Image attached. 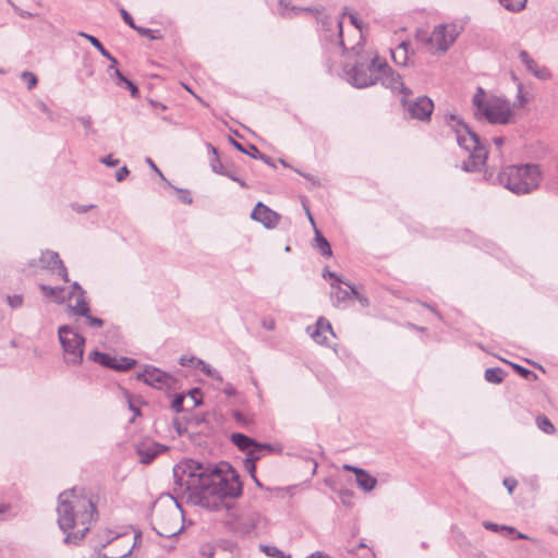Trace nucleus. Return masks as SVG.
Here are the masks:
<instances>
[{"label": "nucleus", "mask_w": 558, "mask_h": 558, "mask_svg": "<svg viewBox=\"0 0 558 558\" xmlns=\"http://www.w3.org/2000/svg\"><path fill=\"white\" fill-rule=\"evenodd\" d=\"M173 477L174 495L171 497L181 510L183 499L194 506L219 510L225 498H238L243 490L239 473L228 463L211 468L186 459L174 465Z\"/></svg>", "instance_id": "f257e3e1"}, {"label": "nucleus", "mask_w": 558, "mask_h": 558, "mask_svg": "<svg viewBox=\"0 0 558 558\" xmlns=\"http://www.w3.org/2000/svg\"><path fill=\"white\" fill-rule=\"evenodd\" d=\"M446 120L456 133L458 145L469 153L468 159L462 162V170L465 172L482 171L486 167L488 153L481 143L480 136L454 114H448Z\"/></svg>", "instance_id": "f03ea898"}, {"label": "nucleus", "mask_w": 558, "mask_h": 558, "mask_svg": "<svg viewBox=\"0 0 558 558\" xmlns=\"http://www.w3.org/2000/svg\"><path fill=\"white\" fill-rule=\"evenodd\" d=\"M72 539H83L98 518L97 496L90 489L72 487Z\"/></svg>", "instance_id": "7ed1b4c3"}, {"label": "nucleus", "mask_w": 558, "mask_h": 558, "mask_svg": "<svg viewBox=\"0 0 558 558\" xmlns=\"http://www.w3.org/2000/svg\"><path fill=\"white\" fill-rule=\"evenodd\" d=\"M541 170L537 165L508 166L497 177L506 189L515 194H527L538 187Z\"/></svg>", "instance_id": "20e7f679"}, {"label": "nucleus", "mask_w": 558, "mask_h": 558, "mask_svg": "<svg viewBox=\"0 0 558 558\" xmlns=\"http://www.w3.org/2000/svg\"><path fill=\"white\" fill-rule=\"evenodd\" d=\"M474 116L477 120H486L490 124H508L512 117L510 104L501 98L485 99V90L477 88L472 99Z\"/></svg>", "instance_id": "39448f33"}, {"label": "nucleus", "mask_w": 558, "mask_h": 558, "mask_svg": "<svg viewBox=\"0 0 558 558\" xmlns=\"http://www.w3.org/2000/svg\"><path fill=\"white\" fill-rule=\"evenodd\" d=\"M359 59L351 69L345 68L348 82L355 88H366L376 84V78L380 74L381 62L380 57L364 56L357 51Z\"/></svg>", "instance_id": "423d86ee"}, {"label": "nucleus", "mask_w": 558, "mask_h": 558, "mask_svg": "<svg viewBox=\"0 0 558 558\" xmlns=\"http://www.w3.org/2000/svg\"><path fill=\"white\" fill-rule=\"evenodd\" d=\"M464 29L461 21L441 23L434 27L429 35H425L422 40L428 46L433 53H446L456 43Z\"/></svg>", "instance_id": "0eeeda50"}, {"label": "nucleus", "mask_w": 558, "mask_h": 558, "mask_svg": "<svg viewBox=\"0 0 558 558\" xmlns=\"http://www.w3.org/2000/svg\"><path fill=\"white\" fill-rule=\"evenodd\" d=\"M28 268L33 274L44 271L51 277L60 278L63 282L69 281L65 265L60 259L59 254L50 250L44 251L38 259L29 260Z\"/></svg>", "instance_id": "6e6552de"}, {"label": "nucleus", "mask_w": 558, "mask_h": 558, "mask_svg": "<svg viewBox=\"0 0 558 558\" xmlns=\"http://www.w3.org/2000/svg\"><path fill=\"white\" fill-rule=\"evenodd\" d=\"M89 360L93 362L116 371V372H126L136 366L137 361L131 357L121 356L117 359L109 353L100 352L98 350H94L89 353Z\"/></svg>", "instance_id": "1a4fd4ad"}, {"label": "nucleus", "mask_w": 558, "mask_h": 558, "mask_svg": "<svg viewBox=\"0 0 558 558\" xmlns=\"http://www.w3.org/2000/svg\"><path fill=\"white\" fill-rule=\"evenodd\" d=\"M403 96L401 102L409 117L420 121H429L434 110V102L427 96H420L415 100H408Z\"/></svg>", "instance_id": "9d476101"}, {"label": "nucleus", "mask_w": 558, "mask_h": 558, "mask_svg": "<svg viewBox=\"0 0 558 558\" xmlns=\"http://www.w3.org/2000/svg\"><path fill=\"white\" fill-rule=\"evenodd\" d=\"M136 378L158 389L172 388L175 384V379L172 375L151 365L145 366L144 371L137 374Z\"/></svg>", "instance_id": "9b49d317"}, {"label": "nucleus", "mask_w": 558, "mask_h": 558, "mask_svg": "<svg viewBox=\"0 0 558 558\" xmlns=\"http://www.w3.org/2000/svg\"><path fill=\"white\" fill-rule=\"evenodd\" d=\"M380 83L385 88L391 89L392 92H399L403 96L412 94L402 82V77L399 73L393 71L384 59L381 62L380 74L376 78V84Z\"/></svg>", "instance_id": "f8f14e48"}, {"label": "nucleus", "mask_w": 558, "mask_h": 558, "mask_svg": "<svg viewBox=\"0 0 558 558\" xmlns=\"http://www.w3.org/2000/svg\"><path fill=\"white\" fill-rule=\"evenodd\" d=\"M58 525L65 534L64 544H70V492L64 490L58 497Z\"/></svg>", "instance_id": "ddd939ff"}, {"label": "nucleus", "mask_w": 558, "mask_h": 558, "mask_svg": "<svg viewBox=\"0 0 558 558\" xmlns=\"http://www.w3.org/2000/svg\"><path fill=\"white\" fill-rule=\"evenodd\" d=\"M251 218L255 221L260 222L267 229H274L280 221V215L268 206L258 202L251 213Z\"/></svg>", "instance_id": "4468645a"}, {"label": "nucleus", "mask_w": 558, "mask_h": 558, "mask_svg": "<svg viewBox=\"0 0 558 558\" xmlns=\"http://www.w3.org/2000/svg\"><path fill=\"white\" fill-rule=\"evenodd\" d=\"M168 447L153 440H146L136 446V453L141 463L149 464L159 453L166 451Z\"/></svg>", "instance_id": "2eb2a0df"}, {"label": "nucleus", "mask_w": 558, "mask_h": 558, "mask_svg": "<svg viewBox=\"0 0 558 558\" xmlns=\"http://www.w3.org/2000/svg\"><path fill=\"white\" fill-rule=\"evenodd\" d=\"M72 299H75V304L72 305L73 316L87 315L90 312L86 291L76 281H72Z\"/></svg>", "instance_id": "dca6fc26"}, {"label": "nucleus", "mask_w": 558, "mask_h": 558, "mask_svg": "<svg viewBox=\"0 0 558 558\" xmlns=\"http://www.w3.org/2000/svg\"><path fill=\"white\" fill-rule=\"evenodd\" d=\"M330 286V296L333 305L337 307H340L342 304H345L348 301L352 300V290H355L356 288L355 286L344 281L343 283L331 282Z\"/></svg>", "instance_id": "f3484780"}, {"label": "nucleus", "mask_w": 558, "mask_h": 558, "mask_svg": "<svg viewBox=\"0 0 558 558\" xmlns=\"http://www.w3.org/2000/svg\"><path fill=\"white\" fill-rule=\"evenodd\" d=\"M39 289L47 300L56 304H62L70 299V290L63 286L61 287L40 283Z\"/></svg>", "instance_id": "a211bd4d"}, {"label": "nucleus", "mask_w": 558, "mask_h": 558, "mask_svg": "<svg viewBox=\"0 0 558 558\" xmlns=\"http://www.w3.org/2000/svg\"><path fill=\"white\" fill-rule=\"evenodd\" d=\"M307 331L310 332L314 341L317 342L318 344L328 345L325 332H328L332 337H335L331 324L329 323L328 319L324 317H319L314 327H307Z\"/></svg>", "instance_id": "6ab92c4d"}, {"label": "nucleus", "mask_w": 558, "mask_h": 558, "mask_svg": "<svg viewBox=\"0 0 558 558\" xmlns=\"http://www.w3.org/2000/svg\"><path fill=\"white\" fill-rule=\"evenodd\" d=\"M230 142L234 146V148L238 149L239 151H241V153H243V154H245V155H247V156H250V157H252L254 159H260L265 163H267V165H269L271 167H276L275 163L272 162L271 157H269V156H267L265 154H262L255 145L251 144L250 145V150H244V146L241 143L234 141L233 138H230Z\"/></svg>", "instance_id": "aec40b11"}, {"label": "nucleus", "mask_w": 558, "mask_h": 558, "mask_svg": "<svg viewBox=\"0 0 558 558\" xmlns=\"http://www.w3.org/2000/svg\"><path fill=\"white\" fill-rule=\"evenodd\" d=\"M409 48L408 41L400 43L395 49L391 50V57L396 64L407 65L409 61Z\"/></svg>", "instance_id": "412c9836"}, {"label": "nucleus", "mask_w": 558, "mask_h": 558, "mask_svg": "<svg viewBox=\"0 0 558 558\" xmlns=\"http://www.w3.org/2000/svg\"><path fill=\"white\" fill-rule=\"evenodd\" d=\"M355 480H356L357 486L365 492L373 490L377 484L376 477L371 475L365 470L359 471V474L355 476Z\"/></svg>", "instance_id": "4be33fe9"}, {"label": "nucleus", "mask_w": 558, "mask_h": 558, "mask_svg": "<svg viewBox=\"0 0 558 558\" xmlns=\"http://www.w3.org/2000/svg\"><path fill=\"white\" fill-rule=\"evenodd\" d=\"M231 441L238 447L239 450L247 453L254 445L255 439L242 433H233L231 435Z\"/></svg>", "instance_id": "5701e85b"}, {"label": "nucleus", "mask_w": 558, "mask_h": 558, "mask_svg": "<svg viewBox=\"0 0 558 558\" xmlns=\"http://www.w3.org/2000/svg\"><path fill=\"white\" fill-rule=\"evenodd\" d=\"M84 344L85 338L72 330V362H75L76 360H78L80 362L82 361Z\"/></svg>", "instance_id": "b1692460"}, {"label": "nucleus", "mask_w": 558, "mask_h": 558, "mask_svg": "<svg viewBox=\"0 0 558 558\" xmlns=\"http://www.w3.org/2000/svg\"><path fill=\"white\" fill-rule=\"evenodd\" d=\"M114 76L117 78L116 84L118 86H124L126 89H129V92L133 98L138 97V95H140L138 87L132 81H130L128 77H125L119 69H116Z\"/></svg>", "instance_id": "393cba45"}, {"label": "nucleus", "mask_w": 558, "mask_h": 558, "mask_svg": "<svg viewBox=\"0 0 558 558\" xmlns=\"http://www.w3.org/2000/svg\"><path fill=\"white\" fill-rule=\"evenodd\" d=\"M259 520L260 515L254 512L245 517H242L240 519L239 524L241 526L242 532L248 534L257 527Z\"/></svg>", "instance_id": "a878e982"}, {"label": "nucleus", "mask_w": 558, "mask_h": 558, "mask_svg": "<svg viewBox=\"0 0 558 558\" xmlns=\"http://www.w3.org/2000/svg\"><path fill=\"white\" fill-rule=\"evenodd\" d=\"M78 35L88 39L89 43L101 53V56L107 58L110 62L118 63V60L104 47L98 38L83 32H78Z\"/></svg>", "instance_id": "bb28decb"}, {"label": "nucleus", "mask_w": 558, "mask_h": 558, "mask_svg": "<svg viewBox=\"0 0 558 558\" xmlns=\"http://www.w3.org/2000/svg\"><path fill=\"white\" fill-rule=\"evenodd\" d=\"M275 450L276 449H275V447L271 444L258 442V441L255 440L254 445L252 446V448L246 453V457H248V458L256 457L257 461H258L263 457V451L272 452Z\"/></svg>", "instance_id": "cd10ccee"}, {"label": "nucleus", "mask_w": 558, "mask_h": 558, "mask_svg": "<svg viewBox=\"0 0 558 558\" xmlns=\"http://www.w3.org/2000/svg\"><path fill=\"white\" fill-rule=\"evenodd\" d=\"M315 242H316V247L319 250V252L323 256L329 257L332 255V251H331V246H330L329 242L320 233V231H318L316 228H315Z\"/></svg>", "instance_id": "c85d7f7f"}, {"label": "nucleus", "mask_w": 558, "mask_h": 558, "mask_svg": "<svg viewBox=\"0 0 558 558\" xmlns=\"http://www.w3.org/2000/svg\"><path fill=\"white\" fill-rule=\"evenodd\" d=\"M506 376V372L500 367H490L485 371V379L492 384H500Z\"/></svg>", "instance_id": "c756f323"}, {"label": "nucleus", "mask_w": 558, "mask_h": 558, "mask_svg": "<svg viewBox=\"0 0 558 558\" xmlns=\"http://www.w3.org/2000/svg\"><path fill=\"white\" fill-rule=\"evenodd\" d=\"M208 149L213 153V157L210 158L211 170L215 173L223 175L226 173L227 169L225 168V166L222 165V162L220 161V159L218 157L217 148L215 146H213L211 144H208Z\"/></svg>", "instance_id": "7c9ffc66"}, {"label": "nucleus", "mask_w": 558, "mask_h": 558, "mask_svg": "<svg viewBox=\"0 0 558 558\" xmlns=\"http://www.w3.org/2000/svg\"><path fill=\"white\" fill-rule=\"evenodd\" d=\"M59 341L63 348L64 360L66 361V353L70 350V326L63 325L58 329Z\"/></svg>", "instance_id": "2f4dec72"}, {"label": "nucleus", "mask_w": 558, "mask_h": 558, "mask_svg": "<svg viewBox=\"0 0 558 558\" xmlns=\"http://www.w3.org/2000/svg\"><path fill=\"white\" fill-rule=\"evenodd\" d=\"M278 5L279 14L282 16H292L293 14H298V12L307 11V9L290 7L288 0H279Z\"/></svg>", "instance_id": "473e14b6"}, {"label": "nucleus", "mask_w": 558, "mask_h": 558, "mask_svg": "<svg viewBox=\"0 0 558 558\" xmlns=\"http://www.w3.org/2000/svg\"><path fill=\"white\" fill-rule=\"evenodd\" d=\"M519 58L521 62L524 64L526 71H529L531 74H533L534 71H536V69L539 68L537 62L529 54L526 50H521L519 52Z\"/></svg>", "instance_id": "72a5a7b5"}, {"label": "nucleus", "mask_w": 558, "mask_h": 558, "mask_svg": "<svg viewBox=\"0 0 558 558\" xmlns=\"http://www.w3.org/2000/svg\"><path fill=\"white\" fill-rule=\"evenodd\" d=\"M499 3L508 11L520 12L526 5V0H498Z\"/></svg>", "instance_id": "f704fd0d"}, {"label": "nucleus", "mask_w": 558, "mask_h": 558, "mask_svg": "<svg viewBox=\"0 0 558 558\" xmlns=\"http://www.w3.org/2000/svg\"><path fill=\"white\" fill-rule=\"evenodd\" d=\"M197 368H199L204 374L207 376L217 379L222 380V377L220 376L219 372L215 368H213L208 363H206L203 360H197Z\"/></svg>", "instance_id": "c9c22d12"}, {"label": "nucleus", "mask_w": 558, "mask_h": 558, "mask_svg": "<svg viewBox=\"0 0 558 558\" xmlns=\"http://www.w3.org/2000/svg\"><path fill=\"white\" fill-rule=\"evenodd\" d=\"M511 366L515 371V373L520 375L522 378L529 381H534L537 379V375L533 371L519 364H511Z\"/></svg>", "instance_id": "e433bc0d"}, {"label": "nucleus", "mask_w": 558, "mask_h": 558, "mask_svg": "<svg viewBox=\"0 0 558 558\" xmlns=\"http://www.w3.org/2000/svg\"><path fill=\"white\" fill-rule=\"evenodd\" d=\"M260 550L265 555H267L268 557H272V558H290L289 555L284 554L282 550H280L276 546L260 545Z\"/></svg>", "instance_id": "4c0bfd02"}, {"label": "nucleus", "mask_w": 558, "mask_h": 558, "mask_svg": "<svg viewBox=\"0 0 558 558\" xmlns=\"http://www.w3.org/2000/svg\"><path fill=\"white\" fill-rule=\"evenodd\" d=\"M537 427L546 434H553L555 432V426L550 422V420L545 415H538L536 418Z\"/></svg>", "instance_id": "58836bf2"}, {"label": "nucleus", "mask_w": 558, "mask_h": 558, "mask_svg": "<svg viewBox=\"0 0 558 558\" xmlns=\"http://www.w3.org/2000/svg\"><path fill=\"white\" fill-rule=\"evenodd\" d=\"M483 526L492 532H507V533H514V527L507 526V525H499L497 523L490 522V521H484Z\"/></svg>", "instance_id": "ea45409f"}, {"label": "nucleus", "mask_w": 558, "mask_h": 558, "mask_svg": "<svg viewBox=\"0 0 558 558\" xmlns=\"http://www.w3.org/2000/svg\"><path fill=\"white\" fill-rule=\"evenodd\" d=\"M134 31H136L141 36L146 37L151 40L161 38L159 31H155V29H150V28H146V27H142V26H136V28H134Z\"/></svg>", "instance_id": "a19ab883"}, {"label": "nucleus", "mask_w": 558, "mask_h": 558, "mask_svg": "<svg viewBox=\"0 0 558 558\" xmlns=\"http://www.w3.org/2000/svg\"><path fill=\"white\" fill-rule=\"evenodd\" d=\"M80 317H84L86 319V325L90 328H101L105 324L104 319L93 316L90 312L87 315H78Z\"/></svg>", "instance_id": "79ce46f5"}, {"label": "nucleus", "mask_w": 558, "mask_h": 558, "mask_svg": "<svg viewBox=\"0 0 558 558\" xmlns=\"http://www.w3.org/2000/svg\"><path fill=\"white\" fill-rule=\"evenodd\" d=\"M21 78L26 83L28 90L33 89L38 83L37 76L29 71L22 72Z\"/></svg>", "instance_id": "37998d69"}, {"label": "nucleus", "mask_w": 558, "mask_h": 558, "mask_svg": "<svg viewBox=\"0 0 558 558\" xmlns=\"http://www.w3.org/2000/svg\"><path fill=\"white\" fill-rule=\"evenodd\" d=\"M256 462H257V458L256 457H253V458L246 457L245 460H244V468H245L246 472L250 474V476L252 478H255Z\"/></svg>", "instance_id": "c03bdc74"}, {"label": "nucleus", "mask_w": 558, "mask_h": 558, "mask_svg": "<svg viewBox=\"0 0 558 558\" xmlns=\"http://www.w3.org/2000/svg\"><path fill=\"white\" fill-rule=\"evenodd\" d=\"M533 75L541 81H548L551 78V72L545 65H539V68L534 71Z\"/></svg>", "instance_id": "a18cd8bd"}, {"label": "nucleus", "mask_w": 558, "mask_h": 558, "mask_svg": "<svg viewBox=\"0 0 558 558\" xmlns=\"http://www.w3.org/2000/svg\"><path fill=\"white\" fill-rule=\"evenodd\" d=\"M185 400V396L183 393H178L174 396L172 402H171V408L177 412V413H181L184 411V408H183V402Z\"/></svg>", "instance_id": "49530a36"}, {"label": "nucleus", "mask_w": 558, "mask_h": 558, "mask_svg": "<svg viewBox=\"0 0 558 558\" xmlns=\"http://www.w3.org/2000/svg\"><path fill=\"white\" fill-rule=\"evenodd\" d=\"M77 120L82 123L85 129V135L96 134V130L93 128V121L90 117H80Z\"/></svg>", "instance_id": "de8ad7c7"}, {"label": "nucleus", "mask_w": 558, "mask_h": 558, "mask_svg": "<svg viewBox=\"0 0 558 558\" xmlns=\"http://www.w3.org/2000/svg\"><path fill=\"white\" fill-rule=\"evenodd\" d=\"M189 396L193 400L191 409H194L202 404L203 401H202V398L199 397L201 396L199 388H193L192 390H190Z\"/></svg>", "instance_id": "09e8293b"}, {"label": "nucleus", "mask_w": 558, "mask_h": 558, "mask_svg": "<svg viewBox=\"0 0 558 558\" xmlns=\"http://www.w3.org/2000/svg\"><path fill=\"white\" fill-rule=\"evenodd\" d=\"M175 191L178 192V195H179L178 197H179L180 202H182L183 204H187V205L192 204L193 198H192L189 190L175 187Z\"/></svg>", "instance_id": "8fccbe9b"}, {"label": "nucleus", "mask_w": 558, "mask_h": 558, "mask_svg": "<svg viewBox=\"0 0 558 558\" xmlns=\"http://www.w3.org/2000/svg\"><path fill=\"white\" fill-rule=\"evenodd\" d=\"M7 301L10 307L19 308L23 304V296L21 294L9 295Z\"/></svg>", "instance_id": "3c124183"}, {"label": "nucleus", "mask_w": 558, "mask_h": 558, "mask_svg": "<svg viewBox=\"0 0 558 558\" xmlns=\"http://www.w3.org/2000/svg\"><path fill=\"white\" fill-rule=\"evenodd\" d=\"M119 12L125 24H128L133 29L136 28L137 25L135 24L132 15L124 8H121Z\"/></svg>", "instance_id": "603ef678"}, {"label": "nucleus", "mask_w": 558, "mask_h": 558, "mask_svg": "<svg viewBox=\"0 0 558 558\" xmlns=\"http://www.w3.org/2000/svg\"><path fill=\"white\" fill-rule=\"evenodd\" d=\"M232 417L234 418V421L241 425V426H247L250 421L244 416V414L242 412H240L239 410H233L232 411Z\"/></svg>", "instance_id": "864d4df0"}, {"label": "nucleus", "mask_w": 558, "mask_h": 558, "mask_svg": "<svg viewBox=\"0 0 558 558\" xmlns=\"http://www.w3.org/2000/svg\"><path fill=\"white\" fill-rule=\"evenodd\" d=\"M352 299H356L363 307H367L369 305L368 299L365 295L361 294L356 288L355 290H352Z\"/></svg>", "instance_id": "5fc2aeb1"}, {"label": "nucleus", "mask_w": 558, "mask_h": 558, "mask_svg": "<svg viewBox=\"0 0 558 558\" xmlns=\"http://www.w3.org/2000/svg\"><path fill=\"white\" fill-rule=\"evenodd\" d=\"M225 177H228L230 180L239 183V185L243 189H246L247 187V184L245 183V181H243L242 179H240L233 171H230V170H227L226 173L223 174Z\"/></svg>", "instance_id": "6e6d98bb"}, {"label": "nucleus", "mask_w": 558, "mask_h": 558, "mask_svg": "<svg viewBox=\"0 0 558 558\" xmlns=\"http://www.w3.org/2000/svg\"><path fill=\"white\" fill-rule=\"evenodd\" d=\"M197 360L198 359H196L195 356H185L184 355V356H182L180 359V364L182 366H185V367L186 366H195V367H197Z\"/></svg>", "instance_id": "4d7b16f0"}, {"label": "nucleus", "mask_w": 558, "mask_h": 558, "mask_svg": "<svg viewBox=\"0 0 558 558\" xmlns=\"http://www.w3.org/2000/svg\"><path fill=\"white\" fill-rule=\"evenodd\" d=\"M518 485V482L515 478L513 477H506L504 480V486L507 488V490L509 492V494H512L514 488L517 487Z\"/></svg>", "instance_id": "13d9d810"}, {"label": "nucleus", "mask_w": 558, "mask_h": 558, "mask_svg": "<svg viewBox=\"0 0 558 558\" xmlns=\"http://www.w3.org/2000/svg\"><path fill=\"white\" fill-rule=\"evenodd\" d=\"M100 162L107 167H116L119 165V159H114L112 155H108L100 158Z\"/></svg>", "instance_id": "bf43d9fd"}, {"label": "nucleus", "mask_w": 558, "mask_h": 558, "mask_svg": "<svg viewBox=\"0 0 558 558\" xmlns=\"http://www.w3.org/2000/svg\"><path fill=\"white\" fill-rule=\"evenodd\" d=\"M172 424L178 435L182 436L186 432V426L181 422L180 418H174Z\"/></svg>", "instance_id": "052dcab7"}, {"label": "nucleus", "mask_w": 558, "mask_h": 558, "mask_svg": "<svg viewBox=\"0 0 558 558\" xmlns=\"http://www.w3.org/2000/svg\"><path fill=\"white\" fill-rule=\"evenodd\" d=\"M129 173H130V170L128 169V167H126V166H123V167H121V168L117 171V173H116V180H117L118 182H122V181H123V180L129 175Z\"/></svg>", "instance_id": "680f3d73"}, {"label": "nucleus", "mask_w": 558, "mask_h": 558, "mask_svg": "<svg viewBox=\"0 0 558 558\" xmlns=\"http://www.w3.org/2000/svg\"><path fill=\"white\" fill-rule=\"evenodd\" d=\"M323 277L332 279L335 283H343V280L336 272L330 270H325Z\"/></svg>", "instance_id": "e2e57ef3"}, {"label": "nucleus", "mask_w": 558, "mask_h": 558, "mask_svg": "<svg viewBox=\"0 0 558 558\" xmlns=\"http://www.w3.org/2000/svg\"><path fill=\"white\" fill-rule=\"evenodd\" d=\"M201 554L203 557L205 558H215L214 555V549L213 547H210L209 545H205L201 548Z\"/></svg>", "instance_id": "0e129e2a"}, {"label": "nucleus", "mask_w": 558, "mask_h": 558, "mask_svg": "<svg viewBox=\"0 0 558 558\" xmlns=\"http://www.w3.org/2000/svg\"><path fill=\"white\" fill-rule=\"evenodd\" d=\"M94 207L95 206L92 204L90 205H74V204H72V209L80 214H84Z\"/></svg>", "instance_id": "69168bd1"}, {"label": "nucleus", "mask_w": 558, "mask_h": 558, "mask_svg": "<svg viewBox=\"0 0 558 558\" xmlns=\"http://www.w3.org/2000/svg\"><path fill=\"white\" fill-rule=\"evenodd\" d=\"M236 389L231 385V384H228L225 389H223V393L227 396V397H233L236 395Z\"/></svg>", "instance_id": "338daca9"}, {"label": "nucleus", "mask_w": 558, "mask_h": 558, "mask_svg": "<svg viewBox=\"0 0 558 558\" xmlns=\"http://www.w3.org/2000/svg\"><path fill=\"white\" fill-rule=\"evenodd\" d=\"M306 558H330V557L323 551H315V553L311 554L310 556H307Z\"/></svg>", "instance_id": "774afa93"}]
</instances>
